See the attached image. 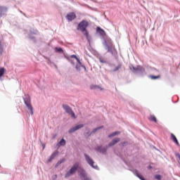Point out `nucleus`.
I'll list each match as a JSON object with an SVG mask.
<instances>
[{"mask_svg": "<svg viewBox=\"0 0 180 180\" xmlns=\"http://www.w3.org/2000/svg\"><path fill=\"white\" fill-rule=\"evenodd\" d=\"M58 154V151L56 150L50 157L49 162H50L52 160H54V158H56V157H57Z\"/></svg>", "mask_w": 180, "mask_h": 180, "instance_id": "obj_13", "label": "nucleus"}, {"mask_svg": "<svg viewBox=\"0 0 180 180\" xmlns=\"http://www.w3.org/2000/svg\"><path fill=\"white\" fill-rule=\"evenodd\" d=\"M117 134H120V131H117L113 132L112 134L108 135V137L109 138L113 137L115 136H117Z\"/></svg>", "mask_w": 180, "mask_h": 180, "instance_id": "obj_20", "label": "nucleus"}, {"mask_svg": "<svg viewBox=\"0 0 180 180\" xmlns=\"http://www.w3.org/2000/svg\"><path fill=\"white\" fill-rule=\"evenodd\" d=\"M84 157H85L86 162H88V164L90 165L91 167H92V168H94L95 169H98V166L94 165V164H95V162H94V160L89 157V155L85 154Z\"/></svg>", "mask_w": 180, "mask_h": 180, "instance_id": "obj_5", "label": "nucleus"}, {"mask_svg": "<svg viewBox=\"0 0 180 180\" xmlns=\"http://www.w3.org/2000/svg\"><path fill=\"white\" fill-rule=\"evenodd\" d=\"M119 141H120V139L115 138V139H112V142H110L109 143L108 146L112 147V146H115V144H117V143H119Z\"/></svg>", "mask_w": 180, "mask_h": 180, "instance_id": "obj_10", "label": "nucleus"}, {"mask_svg": "<svg viewBox=\"0 0 180 180\" xmlns=\"http://www.w3.org/2000/svg\"><path fill=\"white\" fill-rule=\"evenodd\" d=\"M55 51L56 53H64V51L63 50V49L60 47H56Z\"/></svg>", "mask_w": 180, "mask_h": 180, "instance_id": "obj_19", "label": "nucleus"}, {"mask_svg": "<svg viewBox=\"0 0 180 180\" xmlns=\"http://www.w3.org/2000/svg\"><path fill=\"white\" fill-rule=\"evenodd\" d=\"M171 139L176 146H179V142H178V139H176V136L174 134H171Z\"/></svg>", "mask_w": 180, "mask_h": 180, "instance_id": "obj_11", "label": "nucleus"}, {"mask_svg": "<svg viewBox=\"0 0 180 180\" xmlns=\"http://www.w3.org/2000/svg\"><path fill=\"white\" fill-rule=\"evenodd\" d=\"M24 103H25L28 110V113L30 115H33V106H32V100L30 99V95H26L25 98H24Z\"/></svg>", "mask_w": 180, "mask_h": 180, "instance_id": "obj_2", "label": "nucleus"}, {"mask_svg": "<svg viewBox=\"0 0 180 180\" xmlns=\"http://www.w3.org/2000/svg\"><path fill=\"white\" fill-rule=\"evenodd\" d=\"M63 108L64 110H65L66 113H68V115H70V116L73 117V119H77V117L75 116V113L74 112V111H72V109H71V108L68 105L63 104Z\"/></svg>", "mask_w": 180, "mask_h": 180, "instance_id": "obj_4", "label": "nucleus"}, {"mask_svg": "<svg viewBox=\"0 0 180 180\" xmlns=\"http://www.w3.org/2000/svg\"><path fill=\"white\" fill-rule=\"evenodd\" d=\"M101 129H103V126H101V127H97V128L94 129L92 131V133H96V131H98V130H101Z\"/></svg>", "mask_w": 180, "mask_h": 180, "instance_id": "obj_23", "label": "nucleus"}, {"mask_svg": "<svg viewBox=\"0 0 180 180\" xmlns=\"http://www.w3.org/2000/svg\"><path fill=\"white\" fill-rule=\"evenodd\" d=\"M65 58L67 60H68L70 61V63H72V60L71 58H75V60H77V63H81V60H79V58H78V57H77V55H72L70 56H65Z\"/></svg>", "mask_w": 180, "mask_h": 180, "instance_id": "obj_8", "label": "nucleus"}, {"mask_svg": "<svg viewBox=\"0 0 180 180\" xmlns=\"http://www.w3.org/2000/svg\"><path fill=\"white\" fill-rule=\"evenodd\" d=\"M99 61L102 64H105L106 63V60L105 59L102 58H99Z\"/></svg>", "mask_w": 180, "mask_h": 180, "instance_id": "obj_26", "label": "nucleus"}, {"mask_svg": "<svg viewBox=\"0 0 180 180\" xmlns=\"http://www.w3.org/2000/svg\"><path fill=\"white\" fill-rule=\"evenodd\" d=\"M133 70H136V68H133Z\"/></svg>", "mask_w": 180, "mask_h": 180, "instance_id": "obj_31", "label": "nucleus"}, {"mask_svg": "<svg viewBox=\"0 0 180 180\" xmlns=\"http://www.w3.org/2000/svg\"><path fill=\"white\" fill-rule=\"evenodd\" d=\"M149 120H150V122H155V123H157V118L154 115H150L149 117Z\"/></svg>", "mask_w": 180, "mask_h": 180, "instance_id": "obj_18", "label": "nucleus"}, {"mask_svg": "<svg viewBox=\"0 0 180 180\" xmlns=\"http://www.w3.org/2000/svg\"><path fill=\"white\" fill-rule=\"evenodd\" d=\"M4 53V46H2V42L0 41V54H2Z\"/></svg>", "mask_w": 180, "mask_h": 180, "instance_id": "obj_24", "label": "nucleus"}, {"mask_svg": "<svg viewBox=\"0 0 180 180\" xmlns=\"http://www.w3.org/2000/svg\"><path fill=\"white\" fill-rule=\"evenodd\" d=\"M5 71H6V70L4 69V68H0V78L2 77L4 74H5Z\"/></svg>", "mask_w": 180, "mask_h": 180, "instance_id": "obj_21", "label": "nucleus"}, {"mask_svg": "<svg viewBox=\"0 0 180 180\" xmlns=\"http://www.w3.org/2000/svg\"><path fill=\"white\" fill-rule=\"evenodd\" d=\"M79 167V163H75L73 166L71 167V169L65 174V178H70V176H72V175H74V174L77 172V170L78 169Z\"/></svg>", "mask_w": 180, "mask_h": 180, "instance_id": "obj_3", "label": "nucleus"}, {"mask_svg": "<svg viewBox=\"0 0 180 180\" xmlns=\"http://www.w3.org/2000/svg\"><path fill=\"white\" fill-rule=\"evenodd\" d=\"M80 178L82 180H90L89 178L86 176V174L85 173H82L80 174Z\"/></svg>", "mask_w": 180, "mask_h": 180, "instance_id": "obj_16", "label": "nucleus"}, {"mask_svg": "<svg viewBox=\"0 0 180 180\" xmlns=\"http://www.w3.org/2000/svg\"><path fill=\"white\" fill-rule=\"evenodd\" d=\"M82 127H84V124L76 125L75 127L71 128L69 130V133H74L75 131H77V130H79V129H82Z\"/></svg>", "mask_w": 180, "mask_h": 180, "instance_id": "obj_7", "label": "nucleus"}, {"mask_svg": "<svg viewBox=\"0 0 180 180\" xmlns=\"http://www.w3.org/2000/svg\"><path fill=\"white\" fill-rule=\"evenodd\" d=\"M64 161H65V159H62V160H59V161L57 162V164H56V167H58V165H61L62 162H64Z\"/></svg>", "mask_w": 180, "mask_h": 180, "instance_id": "obj_25", "label": "nucleus"}, {"mask_svg": "<svg viewBox=\"0 0 180 180\" xmlns=\"http://www.w3.org/2000/svg\"><path fill=\"white\" fill-rule=\"evenodd\" d=\"M75 18H77V15H75V13H74V12L69 13L66 15V19H67V20H68V22H72V20H74V19H75Z\"/></svg>", "mask_w": 180, "mask_h": 180, "instance_id": "obj_6", "label": "nucleus"}, {"mask_svg": "<svg viewBox=\"0 0 180 180\" xmlns=\"http://www.w3.org/2000/svg\"><path fill=\"white\" fill-rule=\"evenodd\" d=\"M134 174L136 176H138V178H139V179H141V180H146V179H144V177H143L141 176V174H140V172H139V170H135L134 171Z\"/></svg>", "mask_w": 180, "mask_h": 180, "instance_id": "obj_14", "label": "nucleus"}, {"mask_svg": "<svg viewBox=\"0 0 180 180\" xmlns=\"http://www.w3.org/2000/svg\"><path fill=\"white\" fill-rule=\"evenodd\" d=\"M155 179H158V180H161L162 179L161 175H160V174H156L155 176Z\"/></svg>", "mask_w": 180, "mask_h": 180, "instance_id": "obj_27", "label": "nucleus"}, {"mask_svg": "<svg viewBox=\"0 0 180 180\" xmlns=\"http://www.w3.org/2000/svg\"><path fill=\"white\" fill-rule=\"evenodd\" d=\"M58 146H59V147L61 146H65V140L64 139H62L58 142Z\"/></svg>", "mask_w": 180, "mask_h": 180, "instance_id": "obj_17", "label": "nucleus"}, {"mask_svg": "<svg viewBox=\"0 0 180 180\" xmlns=\"http://www.w3.org/2000/svg\"><path fill=\"white\" fill-rule=\"evenodd\" d=\"M120 70V66H117L115 69H114V71H117Z\"/></svg>", "mask_w": 180, "mask_h": 180, "instance_id": "obj_29", "label": "nucleus"}, {"mask_svg": "<svg viewBox=\"0 0 180 180\" xmlns=\"http://www.w3.org/2000/svg\"><path fill=\"white\" fill-rule=\"evenodd\" d=\"M90 89H101V91H103V89H102V87H100L98 85H94V84L90 86Z\"/></svg>", "mask_w": 180, "mask_h": 180, "instance_id": "obj_15", "label": "nucleus"}, {"mask_svg": "<svg viewBox=\"0 0 180 180\" xmlns=\"http://www.w3.org/2000/svg\"><path fill=\"white\" fill-rule=\"evenodd\" d=\"M151 168H152L151 166H149V167H148V169H151Z\"/></svg>", "mask_w": 180, "mask_h": 180, "instance_id": "obj_30", "label": "nucleus"}, {"mask_svg": "<svg viewBox=\"0 0 180 180\" xmlns=\"http://www.w3.org/2000/svg\"><path fill=\"white\" fill-rule=\"evenodd\" d=\"M160 77H161V76H160V75H158V76L150 75V76H149V78H150V79H158L160 78Z\"/></svg>", "mask_w": 180, "mask_h": 180, "instance_id": "obj_22", "label": "nucleus"}, {"mask_svg": "<svg viewBox=\"0 0 180 180\" xmlns=\"http://www.w3.org/2000/svg\"><path fill=\"white\" fill-rule=\"evenodd\" d=\"M88 26H89V22L85 20L80 22L77 26V30H80V32L83 33L84 36L86 37V39L89 37V32H88V30H86V27H88Z\"/></svg>", "mask_w": 180, "mask_h": 180, "instance_id": "obj_1", "label": "nucleus"}, {"mask_svg": "<svg viewBox=\"0 0 180 180\" xmlns=\"http://www.w3.org/2000/svg\"><path fill=\"white\" fill-rule=\"evenodd\" d=\"M6 9L4 7L0 6V14L2 13V12H5Z\"/></svg>", "mask_w": 180, "mask_h": 180, "instance_id": "obj_28", "label": "nucleus"}, {"mask_svg": "<svg viewBox=\"0 0 180 180\" xmlns=\"http://www.w3.org/2000/svg\"><path fill=\"white\" fill-rule=\"evenodd\" d=\"M96 32L97 33H98V34H100V36H106V32H105V30L99 27H96Z\"/></svg>", "mask_w": 180, "mask_h": 180, "instance_id": "obj_9", "label": "nucleus"}, {"mask_svg": "<svg viewBox=\"0 0 180 180\" xmlns=\"http://www.w3.org/2000/svg\"><path fill=\"white\" fill-rule=\"evenodd\" d=\"M96 150L98 151L99 153H103V154H105L106 153V148H102V146H98Z\"/></svg>", "mask_w": 180, "mask_h": 180, "instance_id": "obj_12", "label": "nucleus"}]
</instances>
